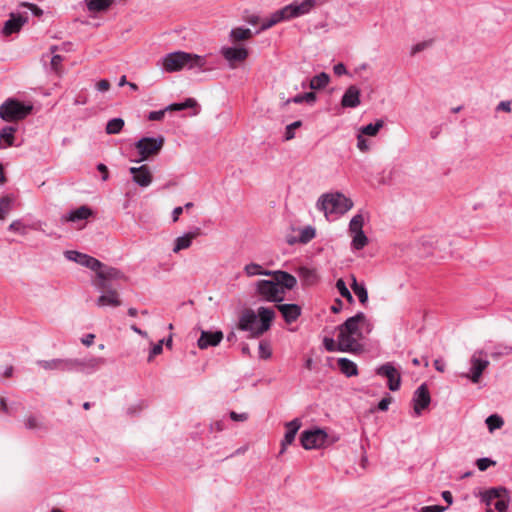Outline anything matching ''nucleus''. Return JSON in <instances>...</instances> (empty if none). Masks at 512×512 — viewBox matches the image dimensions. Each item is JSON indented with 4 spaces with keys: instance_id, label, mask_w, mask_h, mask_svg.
<instances>
[{
    "instance_id": "obj_1",
    "label": "nucleus",
    "mask_w": 512,
    "mask_h": 512,
    "mask_svg": "<svg viewBox=\"0 0 512 512\" xmlns=\"http://www.w3.org/2000/svg\"><path fill=\"white\" fill-rule=\"evenodd\" d=\"M371 323L363 312L348 318L338 327V351L359 352L362 350L361 340L370 333Z\"/></svg>"
},
{
    "instance_id": "obj_2",
    "label": "nucleus",
    "mask_w": 512,
    "mask_h": 512,
    "mask_svg": "<svg viewBox=\"0 0 512 512\" xmlns=\"http://www.w3.org/2000/svg\"><path fill=\"white\" fill-rule=\"evenodd\" d=\"M271 280H258L254 283L255 295L262 301L280 303L284 300L286 290L297 285V279L290 273L274 270Z\"/></svg>"
},
{
    "instance_id": "obj_3",
    "label": "nucleus",
    "mask_w": 512,
    "mask_h": 512,
    "mask_svg": "<svg viewBox=\"0 0 512 512\" xmlns=\"http://www.w3.org/2000/svg\"><path fill=\"white\" fill-rule=\"evenodd\" d=\"M275 318V311L269 307H259L257 313L252 309L243 311L239 318L238 328L249 332V336L257 338L268 331Z\"/></svg>"
},
{
    "instance_id": "obj_4",
    "label": "nucleus",
    "mask_w": 512,
    "mask_h": 512,
    "mask_svg": "<svg viewBox=\"0 0 512 512\" xmlns=\"http://www.w3.org/2000/svg\"><path fill=\"white\" fill-rule=\"evenodd\" d=\"M207 63L206 56H201L184 51H174L164 55L158 62L162 71L174 73L183 69L204 70Z\"/></svg>"
},
{
    "instance_id": "obj_5",
    "label": "nucleus",
    "mask_w": 512,
    "mask_h": 512,
    "mask_svg": "<svg viewBox=\"0 0 512 512\" xmlns=\"http://www.w3.org/2000/svg\"><path fill=\"white\" fill-rule=\"evenodd\" d=\"M317 4L316 0H302L301 2H292L289 5L275 11L269 18L263 19L260 29L256 32L267 30L274 25L296 17L308 14Z\"/></svg>"
},
{
    "instance_id": "obj_6",
    "label": "nucleus",
    "mask_w": 512,
    "mask_h": 512,
    "mask_svg": "<svg viewBox=\"0 0 512 512\" xmlns=\"http://www.w3.org/2000/svg\"><path fill=\"white\" fill-rule=\"evenodd\" d=\"M316 206L328 220H335L348 212L353 207V202L342 193L335 192L320 196Z\"/></svg>"
},
{
    "instance_id": "obj_7",
    "label": "nucleus",
    "mask_w": 512,
    "mask_h": 512,
    "mask_svg": "<svg viewBox=\"0 0 512 512\" xmlns=\"http://www.w3.org/2000/svg\"><path fill=\"white\" fill-rule=\"evenodd\" d=\"M33 106L20 102L14 98H8L0 105V117L7 122L19 121L26 118L32 112Z\"/></svg>"
},
{
    "instance_id": "obj_8",
    "label": "nucleus",
    "mask_w": 512,
    "mask_h": 512,
    "mask_svg": "<svg viewBox=\"0 0 512 512\" xmlns=\"http://www.w3.org/2000/svg\"><path fill=\"white\" fill-rule=\"evenodd\" d=\"M489 364L487 353L483 349H477L470 357L468 372L462 373L461 377L477 384L480 382L482 374L488 368Z\"/></svg>"
},
{
    "instance_id": "obj_9",
    "label": "nucleus",
    "mask_w": 512,
    "mask_h": 512,
    "mask_svg": "<svg viewBox=\"0 0 512 512\" xmlns=\"http://www.w3.org/2000/svg\"><path fill=\"white\" fill-rule=\"evenodd\" d=\"M164 144V138L158 137H143L135 143V147L140 154V158L135 160L136 163H140L150 156L157 155L162 149Z\"/></svg>"
},
{
    "instance_id": "obj_10",
    "label": "nucleus",
    "mask_w": 512,
    "mask_h": 512,
    "mask_svg": "<svg viewBox=\"0 0 512 512\" xmlns=\"http://www.w3.org/2000/svg\"><path fill=\"white\" fill-rule=\"evenodd\" d=\"M327 438V433L317 428L303 431L300 436V442L305 450L320 449L326 445Z\"/></svg>"
},
{
    "instance_id": "obj_11",
    "label": "nucleus",
    "mask_w": 512,
    "mask_h": 512,
    "mask_svg": "<svg viewBox=\"0 0 512 512\" xmlns=\"http://www.w3.org/2000/svg\"><path fill=\"white\" fill-rule=\"evenodd\" d=\"M28 12H11L8 20L4 22V25L0 31L1 36L9 37L13 34H18L23 26L28 22Z\"/></svg>"
},
{
    "instance_id": "obj_12",
    "label": "nucleus",
    "mask_w": 512,
    "mask_h": 512,
    "mask_svg": "<svg viewBox=\"0 0 512 512\" xmlns=\"http://www.w3.org/2000/svg\"><path fill=\"white\" fill-rule=\"evenodd\" d=\"M220 54L227 61L228 66L231 69H235L240 63L247 59L249 52L245 47L223 46L220 49Z\"/></svg>"
},
{
    "instance_id": "obj_13",
    "label": "nucleus",
    "mask_w": 512,
    "mask_h": 512,
    "mask_svg": "<svg viewBox=\"0 0 512 512\" xmlns=\"http://www.w3.org/2000/svg\"><path fill=\"white\" fill-rule=\"evenodd\" d=\"M76 364L73 358H55L37 361V365L47 371L75 372Z\"/></svg>"
},
{
    "instance_id": "obj_14",
    "label": "nucleus",
    "mask_w": 512,
    "mask_h": 512,
    "mask_svg": "<svg viewBox=\"0 0 512 512\" xmlns=\"http://www.w3.org/2000/svg\"><path fill=\"white\" fill-rule=\"evenodd\" d=\"M64 255L68 260L76 262L95 272L103 267V263L98 259L78 251L68 250L64 252Z\"/></svg>"
},
{
    "instance_id": "obj_15",
    "label": "nucleus",
    "mask_w": 512,
    "mask_h": 512,
    "mask_svg": "<svg viewBox=\"0 0 512 512\" xmlns=\"http://www.w3.org/2000/svg\"><path fill=\"white\" fill-rule=\"evenodd\" d=\"M379 376L388 380V387L391 391H397L401 385V376L399 371L390 362H387L376 369Z\"/></svg>"
},
{
    "instance_id": "obj_16",
    "label": "nucleus",
    "mask_w": 512,
    "mask_h": 512,
    "mask_svg": "<svg viewBox=\"0 0 512 512\" xmlns=\"http://www.w3.org/2000/svg\"><path fill=\"white\" fill-rule=\"evenodd\" d=\"M97 279L93 282L94 286L97 289L104 290L109 286L107 284L108 280L112 279H121L123 278V273L114 267H107L103 264V267L96 271Z\"/></svg>"
},
{
    "instance_id": "obj_17",
    "label": "nucleus",
    "mask_w": 512,
    "mask_h": 512,
    "mask_svg": "<svg viewBox=\"0 0 512 512\" xmlns=\"http://www.w3.org/2000/svg\"><path fill=\"white\" fill-rule=\"evenodd\" d=\"M413 409L414 413L419 416L421 415L422 411L426 409L430 402L431 397L428 390V387L425 383L421 384L414 392L413 394Z\"/></svg>"
},
{
    "instance_id": "obj_18",
    "label": "nucleus",
    "mask_w": 512,
    "mask_h": 512,
    "mask_svg": "<svg viewBox=\"0 0 512 512\" xmlns=\"http://www.w3.org/2000/svg\"><path fill=\"white\" fill-rule=\"evenodd\" d=\"M129 171L132 174L133 182L138 186L146 188L152 183L153 175L150 168L147 165L131 167Z\"/></svg>"
},
{
    "instance_id": "obj_19",
    "label": "nucleus",
    "mask_w": 512,
    "mask_h": 512,
    "mask_svg": "<svg viewBox=\"0 0 512 512\" xmlns=\"http://www.w3.org/2000/svg\"><path fill=\"white\" fill-rule=\"evenodd\" d=\"M75 372L91 374L96 372L102 365L105 364V359L102 357H89L85 359H75Z\"/></svg>"
},
{
    "instance_id": "obj_20",
    "label": "nucleus",
    "mask_w": 512,
    "mask_h": 512,
    "mask_svg": "<svg viewBox=\"0 0 512 512\" xmlns=\"http://www.w3.org/2000/svg\"><path fill=\"white\" fill-rule=\"evenodd\" d=\"M285 427L286 432L284 438L281 441L280 454H283L286 451L287 447L294 442L296 434L301 427V421L297 418L293 419L292 421L287 422L285 424Z\"/></svg>"
},
{
    "instance_id": "obj_21",
    "label": "nucleus",
    "mask_w": 512,
    "mask_h": 512,
    "mask_svg": "<svg viewBox=\"0 0 512 512\" xmlns=\"http://www.w3.org/2000/svg\"><path fill=\"white\" fill-rule=\"evenodd\" d=\"M360 89L355 85H350L341 98L343 108H356L360 105Z\"/></svg>"
},
{
    "instance_id": "obj_22",
    "label": "nucleus",
    "mask_w": 512,
    "mask_h": 512,
    "mask_svg": "<svg viewBox=\"0 0 512 512\" xmlns=\"http://www.w3.org/2000/svg\"><path fill=\"white\" fill-rule=\"evenodd\" d=\"M222 339L223 333L221 331H202L197 344L200 349H207L208 347L217 346Z\"/></svg>"
},
{
    "instance_id": "obj_23",
    "label": "nucleus",
    "mask_w": 512,
    "mask_h": 512,
    "mask_svg": "<svg viewBox=\"0 0 512 512\" xmlns=\"http://www.w3.org/2000/svg\"><path fill=\"white\" fill-rule=\"evenodd\" d=\"M277 309L288 324L295 322L301 315V307L297 304H278Z\"/></svg>"
},
{
    "instance_id": "obj_24",
    "label": "nucleus",
    "mask_w": 512,
    "mask_h": 512,
    "mask_svg": "<svg viewBox=\"0 0 512 512\" xmlns=\"http://www.w3.org/2000/svg\"><path fill=\"white\" fill-rule=\"evenodd\" d=\"M107 292L100 295L96 300V305L98 307H118L121 304L119 299L118 292L115 289H110L109 287L106 289Z\"/></svg>"
},
{
    "instance_id": "obj_25",
    "label": "nucleus",
    "mask_w": 512,
    "mask_h": 512,
    "mask_svg": "<svg viewBox=\"0 0 512 512\" xmlns=\"http://www.w3.org/2000/svg\"><path fill=\"white\" fill-rule=\"evenodd\" d=\"M505 488H490L480 493L481 501L488 507V512H492L494 503L501 494H506Z\"/></svg>"
},
{
    "instance_id": "obj_26",
    "label": "nucleus",
    "mask_w": 512,
    "mask_h": 512,
    "mask_svg": "<svg viewBox=\"0 0 512 512\" xmlns=\"http://www.w3.org/2000/svg\"><path fill=\"white\" fill-rule=\"evenodd\" d=\"M92 215V211L87 206H81L75 210L70 211L68 214L62 216V221L77 222L85 220Z\"/></svg>"
},
{
    "instance_id": "obj_27",
    "label": "nucleus",
    "mask_w": 512,
    "mask_h": 512,
    "mask_svg": "<svg viewBox=\"0 0 512 512\" xmlns=\"http://www.w3.org/2000/svg\"><path fill=\"white\" fill-rule=\"evenodd\" d=\"M297 273L303 285L311 286L318 282L319 277L315 269L306 266L299 267Z\"/></svg>"
},
{
    "instance_id": "obj_28",
    "label": "nucleus",
    "mask_w": 512,
    "mask_h": 512,
    "mask_svg": "<svg viewBox=\"0 0 512 512\" xmlns=\"http://www.w3.org/2000/svg\"><path fill=\"white\" fill-rule=\"evenodd\" d=\"M338 367L346 377H353L358 375V367L355 362L348 358H339L337 360Z\"/></svg>"
},
{
    "instance_id": "obj_29",
    "label": "nucleus",
    "mask_w": 512,
    "mask_h": 512,
    "mask_svg": "<svg viewBox=\"0 0 512 512\" xmlns=\"http://www.w3.org/2000/svg\"><path fill=\"white\" fill-rule=\"evenodd\" d=\"M196 236L197 233L189 232L182 236L177 237L174 241L173 252L179 253L181 250L188 249L192 244V240Z\"/></svg>"
},
{
    "instance_id": "obj_30",
    "label": "nucleus",
    "mask_w": 512,
    "mask_h": 512,
    "mask_svg": "<svg viewBox=\"0 0 512 512\" xmlns=\"http://www.w3.org/2000/svg\"><path fill=\"white\" fill-rule=\"evenodd\" d=\"M253 33L249 28L236 27L230 31L229 40L233 43L252 38Z\"/></svg>"
},
{
    "instance_id": "obj_31",
    "label": "nucleus",
    "mask_w": 512,
    "mask_h": 512,
    "mask_svg": "<svg viewBox=\"0 0 512 512\" xmlns=\"http://www.w3.org/2000/svg\"><path fill=\"white\" fill-rule=\"evenodd\" d=\"M243 271L247 277H254L260 275L269 276L274 272L272 270H266L260 264L254 262L246 264L243 268Z\"/></svg>"
},
{
    "instance_id": "obj_32",
    "label": "nucleus",
    "mask_w": 512,
    "mask_h": 512,
    "mask_svg": "<svg viewBox=\"0 0 512 512\" xmlns=\"http://www.w3.org/2000/svg\"><path fill=\"white\" fill-rule=\"evenodd\" d=\"M15 203L13 195H5L0 197V220H5L8 214L12 211Z\"/></svg>"
},
{
    "instance_id": "obj_33",
    "label": "nucleus",
    "mask_w": 512,
    "mask_h": 512,
    "mask_svg": "<svg viewBox=\"0 0 512 512\" xmlns=\"http://www.w3.org/2000/svg\"><path fill=\"white\" fill-rule=\"evenodd\" d=\"M351 288L355 295L358 297L361 304H365L368 301V292L364 283H358L356 277L351 275Z\"/></svg>"
},
{
    "instance_id": "obj_34",
    "label": "nucleus",
    "mask_w": 512,
    "mask_h": 512,
    "mask_svg": "<svg viewBox=\"0 0 512 512\" xmlns=\"http://www.w3.org/2000/svg\"><path fill=\"white\" fill-rule=\"evenodd\" d=\"M114 0H85L89 12H102L106 11Z\"/></svg>"
},
{
    "instance_id": "obj_35",
    "label": "nucleus",
    "mask_w": 512,
    "mask_h": 512,
    "mask_svg": "<svg viewBox=\"0 0 512 512\" xmlns=\"http://www.w3.org/2000/svg\"><path fill=\"white\" fill-rule=\"evenodd\" d=\"M24 426L28 430H43L45 425L41 415H28L24 419Z\"/></svg>"
},
{
    "instance_id": "obj_36",
    "label": "nucleus",
    "mask_w": 512,
    "mask_h": 512,
    "mask_svg": "<svg viewBox=\"0 0 512 512\" xmlns=\"http://www.w3.org/2000/svg\"><path fill=\"white\" fill-rule=\"evenodd\" d=\"M329 82H330V76L325 72H321V73L315 75L314 77H312V79L310 80V83H309V87L312 90H320V89L325 88L329 84Z\"/></svg>"
},
{
    "instance_id": "obj_37",
    "label": "nucleus",
    "mask_w": 512,
    "mask_h": 512,
    "mask_svg": "<svg viewBox=\"0 0 512 512\" xmlns=\"http://www.w3.org/2000/svg\"><path fill=\"white\" fill-rule=\"evenodd\" d=\"M316 99L317 97L314 92H306L303 94H298L291 99H288L287 103L301 104L306 102L308 104H314Z\"/></svg>"
},
{
    "instance_id": "obj_38",
    "label": "nucleus",
    "mask_w": 512,
    "mask_h": 512,
    "mask_svg": "<svg viewBox=\"0 0 512 512\" xmlns=\"http://www.w3.org/2000/svg\"><path fill=\"white\" fill-rule=\"evenodd\" d=\"M351 247L354 250H361L368 244V238L364 231L352 233Z\"/></svg>"
},
{
    "instance_id": "obj_39",
    "label": "nucleus",
    "mask_w": 512,
    "mask_h": 512,
    "mask_svg": "<svg viewBox=\"0 0 512 512\" xmlns=\"http://www.w3.org/2000/svg\"><path fill=\"white\" fill-rule=\"evenodd\" d=\"M383 120H377L375 123H370L368 125L362 126L360 128V133L362 135L367 136H375L379 132V130L383 127Z\"/></svg>"
},
{
    "instance_id": "obj_40",
    "label": "nucleus",
    "mask_w": 512,
    "mask_h": 512,
    "mask_svg": "<svg viewBox=\"0 0 512 512\" xmlns=\"http://www.w3.org/2000/svg\"><path fill=\"white\" fill-rule=\"evenodd\" d=\"M124 127V120L122 118H113L107 122L106 133L118 134Z\"/></svg>"
},
{
    "instance_id": "obj_41",
    "label": "nucleus",
    "mask_w": 512,
    "mask_h": 512,
    "mask_svg": "<svg viewBox=\"0 0 512 512\" xmlns=\"http://www.w3.org/2000/svg\"><path fill=\"white\" fill-rule=\"evenodd\" d=\"M16 128L12 126H6L0 131V137L5 143V147H10L14 144V134Z\"/></svg>"
},
{
    "instance_id": "obj_42",
    "label": "nucleus",
    "mask_w": 512,
    "mask_h": 512,
    "mask_svg": "<svg viewBox=\"0 0 512 512\" xmlns=\"http://www.w3.org/2000/svg\"><path fill=\"white\" fill-rule=\"evenodd\" d=\"M512 353V346L505 344H497L492 348L491 357L498 359L503 356L510 355Z\"/></svg>"
},
{
    "instance_id": "obj_43",
    "label": "nucleus",
    "mask_w": 512,
    "mask_h": 512,
    "mask_svg": "<svg viewBox=\"0 0 512 512\" xmlns=\"http://www.w3.org/2000/svg\"><path fill=\"white\" fill-rule=\"evenodd\" d=\"M364 217L358 213L352 217L349 223V231L351 233L363 231Z\"/></svg>"
},
{
    "instance_id": "obj_44",
    "label": "nucleus",
    "mask_w": 512,
    "mask_h": 512,
    "mask_svg": "<svg viewBox=\"0 0 512 512\" xmlns=\"http://www.w3.org/2000/svg\"><path fill=\"white\" fill-rule=\"evenodd\" d=\"M196 101L195 99L193 98H187L184 102L182 103H173V104H170L166 107V110L168 111H181V110H184V109H187V108H192L194 106H196Z\"/></svg>"
},
{
    "instance_id": "obj_45",
    "label": "nucleus",
    "mask_w": 512,
    "mask_h": 512,
    "mask_svg": "<svg viewBox=\"0 0 512 512\" xmlns=\"http://www.w3.org/2000/svg\"><path fill=\"white\" fill-rule=\"evenodd\" d=\"M485 422L490 432L500 429L504 424L503 419L497 414L490 415Z\"/></svg>"
},
{
    "instance_id": "obj_46",
    "label": "nucleus",
    "mask_w": 512,
    "mask_h": 512,
    "mask_svg": "<svg viewBox=\"0 0 512 512\" xmlns=\"http://www.w3.org/2000/svg\"><path fill=\"white\" fill-rule=\"evenodd\" d=\"M336 288H337L339 294L343 298H345L349 303H352L354 301L353 296H352L351 292L349 291V289L347 288L346 283L344 282L343 279H338L336 281Z\"/></svg>"
},
{
    "instance_id": "obj_47",
    "label": "nucleus",
    "mask_w": 512,
    "mask_h": 512,
    "mask_svg": "<svg viewBox=\"0 0 512 512\" xmlns=\"http://www.w3.org/2000/svg\"><path fill=\"white\" fill-rule=\"evenodd\" d=\"M315 237V229L307 226L300 231L299 240L301 243H308Z\"/></svg>"
},
{
    "instance_id": "obj_48",
    "label": "nucleus",
    "mask_w": 512,
    "mask_h": 512,
    "mask_svg": "<svg viewBox=\"0 0 512 512\" xmlns=\"http://www.w3.org/2000/svg\"><path fill=\"white\" fill-rule=\"evenodd\" d=\"M26 228L27 226L20 220H14L8 227V230L14 233H19L21 235L26 234Z\"/></svg>"
},
{
    "instance_id": "obj_49",
    "label": "nucleus",
    "mask_w": 512,
    "mask_h": 512,
    "mask_svg": "<svg viewBox=\"0 0 512 512\" xmlns=\"http://www.w3.org/2000/svg\"><path fill=\"white\" fill-rule=\"evenodd\" d=\"M301 125L302 122L299 120L287 125L285 129L284 139L286 141L293 139L295 137V129L299 128Z\"/></svg>"
},
{
    "instance_id": "obj_50",
    "label": "nucleus",
    "mask_w": 512,
    "mask_h": 512,
    "mask_svg": "<svg viewBox=\"0 0 512 512\" xmlns=\"http://www.w3.org/2000/svg\"><path fill=\"white\" fill-rule=\"evenodd\" d=\"M431 44H432L431 40H424V41L418 42L411 47L410 54L412 56L416 55L417 53L422 52V51L426 50L427 48H429L431 46Z\"/></svg>"
},
{
    "instance_id": "obj_51",
    "label": "nucleus",
    "mask_w": 512,
    "mask_h": 512,
    "mask_svg": "<svg viewBox=\"0 0 512 512\" xmlns=\"http://www.w3.org/2000/svg\"><path fill=\"white\" fill-rule=\"evenodd\" d=\"M272 355L270 344L266 341L259 343V357L262 359H268Z\"/></svg>"
},
{
    "instance_id": "obj_52",
    "label": "nucleus",
    "mask_w": 512,
    "mask_h": 512,
    "mask_svg": "<svg viewBox=\"0 0 512 512\" xmlns=\"http://www.w3.org/2000/svg\"><path fill=\"white\" fill-rule=\"evenodd\" d=\"M63 62V57L60 55H53L50 59V70L59 73L61 70V64Z\"/></svg>"
},
{
    "instance_id": "obj_53",
    "label": "nucleus",
    "mask_w": 512,
    "mask_h": 512,
    "mask_svg": "<svg viewBox=\"0 0 512 512\" xmlns=\"http://www.w3.org/2000/svg\"><path fill=\"white\" fill-rule=\"evenodd\" d=\"M506 496H507L506 494H501L498 497V500L493 505L495 510H497L499 512H505L506 511V509L508 507Z\"/></svg>"
},
{
    "instance_id": "obj_54",
    "label": "nucleus",
    "mask_w": 512,
    "mask_h": 512,
    "mask_svg": "<svg viewBox=\"0 0 512 512\" xmlns=\"http://www.w3.org/2000/svg\"><path fill=\"white\" fill-rule=\"evenodd\" d=\"M496 462L493 461L492 459L490 458H487V457H484V458H480L476 461V466L477 468L480 470V471H485L487 470L490 466H493L495 465Z\"/></svg>"
},
{
    "instance_id": "obj_55",
    "label": "nucleus",
    "mask_w": 512,
    "mask_h": 512,
    "mask_svg": "<svg viewBox=\"0 0 512 512\" xmlns=\"http://www.w3.org/2000/svg\"><path fill=\"white\" fill-rule=\"evenodd\" d=\"M323 345L329 352L338 351V340L335 341L333 338L325 337L323 340Z\"/></svg>"
},
{
    "instance_id": "obj_56",
    "label": "nucleus",
    "mask_w": 512,
    "mask_h": 512,
    "mask_svg": "<svg viewBox=\"0 0 512 512\" xmlns=\"http://www.w3.org/2000/svg\"><path fill=\"white\" fill-rule=\"evenodd\" d=\"M163 351V340H160L157 344L153 345V347L150 350L148 361L151 362L152 359L161 354Z\"/></svg>"
},
{
    "instance_id": "obj_57",
    "label": "nucleus",
    "mask_w": 512,
    "mask_h": 512,
    "mask_svg": "<svg viewBox=\"0 0 512 512\" xmlns=\"http://www.w3.org/2000/svg\"><path fill=\"white\" fill-rule=\"evenodd\" d=\"M357 148L362 152H367L370 148L368 140L361 133L357 136Z\"/></svg>"
},
{
    "instance_id": "obj_58",
    "label": "nucleus",
    "mask_w": 512,
    "mask_h": 512,
    "mask_svg": "<svg viewBox=\"0 0 512 512\" xmlns=\"http://www.w3.org/2000/svg\"><path fill=\"white\" fill-rule=\"evenodd\" d=\"M168 110H166V107L162 110H158V111H151L148 115V119L150 121H161L164 116H165V113L167 112Z\"/></svg>"
},
{
    "instance_id": "obj_59",
    "label": "nucleus",
    "mask_w": 512,
    "mask_h": 512,
    "mask_svg": "<svg viewBox=\"0 0 512 512\" xmlns=\"http://www.w3.org/2000/svg\"><path fill=\"white\" fill-rule=\"evenodd\" d=\"M21 6L28 8L34 16L40 17L43 14V11L35 4L23 3Z\"/></svg>"
},
{
    "instance_id": "obj_60",
    "label": "nucleus",
    "mask_w": 512,
    "mask_h": 512,
    "mask_svg": "<svg viewBox=\"0 0 512 512\" xmlns=\"http://www.w3.org/2000/svg\"><path fill=\"white\" fill-rule=\"evenodd\" d=\"M446 507L440 505H430L421 508L420 512H444Z\"/></svg>"
},
{
    "instance_id": "obj_61",
    "label": "nucleus",
    "mask_w": 512,
    "mask_h": 512,
    "mask_svg": "<svg viewBox=\"0 0 512 512\" xmlns=\"http://www.w3.org/2000/svg\"><path fill=\"white\" fill-rule=\"evenodd\" d=\"M334 74L337 76L348 75V71L343 63H338L333 67Z\"/></svg>"
},
{
    "instance_id": "obj_62",
    "label": "nucleus",
    "mask_w": 512,
    "mask_h": 512,
    "mask_svg": "<svg viewBox=\"0 0 512 512\" xmlns=\"http://www.w3.org/2000/svg\"><path fill=\"white\" fill-rule=\"evenodd\" d=\"M511 106H512L511 101H501L497 105L496 111H503V112L509 113V112H511Z\"/></svg>"
},
{
    "instance_id": "obj_63",
    "label": "nucleus",
    "mask_w": 512,
    "mask_h": 512,
    "mask_svg": "<svg viewBox=\"0 0 512 512\" xmlns=\"http://www.w3.org/2000/svg\"><path fill=\"white\" fill-rule=\"evenodd\" d=\"M96 89L99 91V92H106L110 89V83L108 80L106 79H102L100 80L97 84H96Z\"/></svg>"
},
{
    "instance_id": "obj_64",
    "label": "nucleus",
    "mask_w": 512,
    "mask_h": 512,
    "mask_svg": "<svg viewBox=\"0 0 512 512\" xmlns=\"http://www.w3.org/2000/svg\"><path fill=\"white\" fill-rule=\"evenodd\" d=\"M230 418L233 420V421H246L248 419V414L247 413H236L234 411H232L230 413Z\"/></svg>"
}]
</instances>
